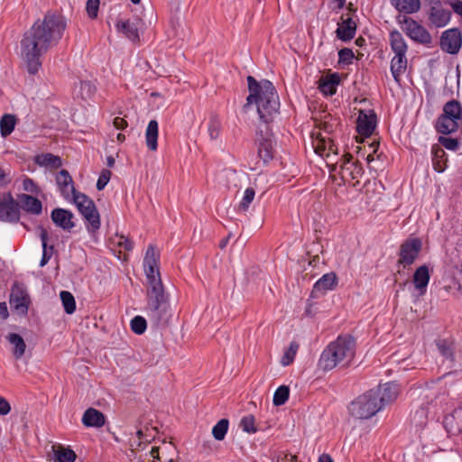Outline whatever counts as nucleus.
<instances>
[{
    "label": "nucleus",
    "instance_id": "4be33fe9",
    "mask_svg": "<svg viewBox=\"0 0 462 462\" xmlns=\"http://www.w3.org/2000/svg\"><path fill=\"white\" fill-rule=\"evenodd\" d=\"M143 433L142 429L136 430L134 435H132L129 438V452L127 453V457L130 461L133 459H137V462H143L142 460V451H143Z\"/></svg>",
    "mask_w": 462,
    "mask_h": 462
},
{
    "label": "nucleus",
    "instance_id": "58836bf2",
    "mask_svg": "<svg viewBox=\"0 0 462 462\" xmlns=\"http://www.w3.org/2000/svg\"><path fill=\"white\" fill-rule=\"evenodd\" d=\"M258 156L263 163H267L273 159V146L270 140L263 139L259 143Z\"/></svg>",
    "mask_w": 462,
    "mask_h": 462
},
{
    "label": "nucleus",
    "instance_id": "a878e982",
    "mask_svg": "<svg viewBox=\"0 0 462 462\" xmlns=\"http://www.w3.org/2000/svg\"><path fill=\"white\" fill-rule=\"evenodd\" d=\"M462 124L448 118L443 115H440L436 121L435 128L436 131L442 134H450L456 133Z\"/></svg>",
    "mask_w": 462,
    "mask_h": 462
},
{
    "label": "nucleus",
    "instance_id": "423d86ee",
    "mask_svg": "<svg viewBox=\"0 0 462 462\" xmlns=\"http://www.w3.org/2000/svg\"><path fill=\"white\" fill-rule=\"evenodd\" d=\"M77 208L88 223V230L96 232L100 228V217L94 201L86 194L79 192L72 199Z\"/></svg>",
    "mask_w": 462,
    "mask_h": 462
},
{
    "label": "nucleus",
    "instance_id": "dca6fc26",
    "mask_svg": "<svg viewBox=\"0 0 462 462\" xmlns=\"http://www.w3.org/2000/svg\"><path fill=\"white\" fill-rule=\"evenodd\" d=\"M56 183L61 196L67 199H72L79 193L74 187L72 177L67 170H61L56 176Z\"/></svg>",
    "mask_w": 462,
    "mask_h": 462
},
{
    "label": "nucleus",
    "instance_id": "864d4df0",
    "mask_svg": "<svg viewBox=\"0 0 462 462\" xmlns=\"http://www.w3.org/2000/svg\"><path fill=\"white\" fill-rule=\"evenodd\" d=\"M112 173L109 170L104 169L102 170L97 181V190H102L107 185L110 180Z\"/></svg>",
    "mask_w": 462,
    "mask_h": 462
},
{
    "label": "nucleus",
    "instance_id": "f03ea898",
    "mask_svg": "<svg viewBox=\"0 0 462 462\" xmlns=\"http://www.w3.org/2000/svg\"><path fill=\"white\" fill-rule=\"evenodd\" d=\"M160 258L159 247L150 245L146 249V310L156 327L166 325L171 316L169 295L161 278Z\"/></svg>",
    "mask_w": 462,
    "mask_h": 462
},
{
    "label": "nucleus",
    "instance_id": "1a4fd4ad",
    "mask_svg": "<svg viewBox=\"0 0 462 462\" xmlns=\"http://www.w3.org/2000/svg\"><path fill=\"white\" fill-rule=\"evenodd\" d=\"M115 27L117 32L122 33L133 43L140 42V32L143 27L142 17L134 15L127 20L119 19L116 21Z\"/></svg>",
    "mask_w": 462,
    "mask_h": 462
},
{
    "label": "nucleus",
    "instance_id": "20e7f679",
    "mask_svg": "<svg viewBox=\"0 0 462 462\" xmlns=\"http://www.w3.org/2000/svg\"><path fill=\"white\" fill-rule=\"evenodd\" d=\"M356 343L351 335L338 336L322 351L319 359V367L323 371H330L336 367H346L356 355Z\"/></svg>",
    "mask_w": 462,
    "mask_h": 462
},
{
    "label": "nucleus",
    "instance_id": "774afa93",
    "mask_svg": "<svg viewBox=\"0 0 462 462\" xmlns=\"http://www.w3.org/2000/svg\"><path fill=\"white\" fill-rule=\"evenodd\" d=\"M318 462H333V459L329 455L322 454L319 456Z\"/></svg>",
    "mask_w": 462,
    "mask_h": 462
},
{
    "label": "nucleus",
    "instance_id": "72a5a7b5",
    "mask_svg": "<svg viewBox=\"0 0 462 462\" xmlns=\"http://www.w3.org/2000/svg\"><path fill=\"white\" fill-rule=\"evenodd\" d=\"M389 42L393 51L395 54L406 53L407 44L402 33L396 30L390 32Z\"/></svg>",
    "mask_w": 462,
    "mask_h": 462
},
{
    "label": "nucleus",
    "instance_id": "f3484780",
    "mask_svg": "<svg viewBox=\"0 0 462 462\" xmlns=\"http://www.w3.org/2000/svg\"><path fill=\"white\" fill-rule=\"evenodd\" d=\"M73 217L74 215L71 211L60 208H54L51 213L53 223L63 230L69 231L75 226L72 221Z\"/></svg>",
    "mask_w": 462,
    "mask_h": 462
},
{
    "label": "nucleus",
    "instance_id": "ddd939ff",
    "mask_svg": "<svg viewBox=\"0 0 462 462\" xmlns=\"http://www.w3.org/2000/svg\"><path fill=\"white\" fill-rule=\"evenodd\" d=\"M421 249V241L419 238L406 240L400 250L399 263L404 266L413 263Z\"/></svg>",
    "mask_w": 462,
    "mask_h": 462
},
{
    "label": "nucleus",
    "instance_id": "f257e3e1",
    "mask_svg": "<svg viewBox=\"0 0 462 462\" xmlns=\"http://www.w3.org/2000/svg\"><path fill=\"white\" fill-rule=\"evenodd\" d=\"M66 29L64 18L54 13H47L24 32L21 40V57L30 74H36L42 66L41 57L57 45Z\"/></svg>",
    "mask_w": 462,
    "mask_h": 462
},
{
    "label": "nucleus",
    "instance_id": "680f3d73",
    "mask_svg": "<svg viewBox=\"0 0 462 462\" xmlns=\"http://www.w3.org/2000/svg\"><path fill=\"white\" fill-rule=\"evenodd\" d=\"M451 417L457 420L458 430L462 431V406L456 409Z\"/></svg>",
    "mask_w": 462,
    "mask_h": 462
},
{
    "label": "nucleus",
    "instance_id": "5701e85b",
    "mask_svg": "<svg viewBox=\"0 0 462 462\" xmlns=\"http://www.w3.org/2000/svg\"><path fill=\"white\" fill-rule=\"evenodd\" d=\"M339 83L340 76L338 73L335 72L320 79L319 89L325 96H333L336 94Z\"/></svg>",
    "mask_w": 462,
    "mask_h": 462
},
{
    "label": "nucleus",
    "instance_id": "052dcab7",
    "mask_svg": "<svg viewBox=\"0 0 462 462\" xmlns=\"http://www.w3.org/2000/svg\"><path fill=\"white\" fill-rule=\"evenodd\" d=\"M448 4L452 10L458 15L462 16V1L461 0H448Z\"/></svg>",
    "mask_w": 462,
    "mask_h": 462
},
{
    "label": "nucleus",
    "instance_id": "13d9d810",
    "mask_svg": "<svg viewBox=\"0 0 462 462\" xmlns=\"http://www.w3.org/2000/svg\"><path fill=\"white\" fill-rule=\"evenodd\" d=\"M146 462H162L159 457V448L155 445L151 447L149 455L146 454Z\"/></svg>",
    "mask_w": 462,
    "mask_h": 462
},
{
    "label": "nucleus",
    "instance_id": "6e6d98bb",
    "mask_svg": "<svg viewBox=\"0 0 462 462\" xmlns=\"http://www.w3.org/2000/svg\"><path fill=\"white\" fill-rule=\"evenodd\" d=\"M80 91L84 98L90 97L96 91L95 86L90 81L80 82Z\"/></svg>",
    "mask_w": 462,
    "mask_h": 462
},
{
    "label": "nucleus",
    "instance_id": "ea45409f",
    "mask_svg": "<svg viewBox=\"0 0 462 462\" xmlns=\"http://www.w3.org/2000/svg\"><path fill=\"white\" fill-rule=\"evenodd\" d=\"M60 297L65 312L67 314H73L76 310V301L72 293L68 291H61Z\"/></svg>",
    "mask_w": 462,
    "mask_h": 462
},
{
    "label": "nucleus",
    "instance_id": "c85d7f7f",
    "mask_svg": "<svg viewBox=\"0 0 462 462\" xmlns=\"http://www.w3.org/2000/svg\"><path fill=\"white\" fill-rule=\"evenodd\" d=\"M406 68V53L395 54L391 60V73L396 82L400 81V78L405 71Z\"/></svg>",
    "mask_w": 462,
    "mask_h": 462
},
{
    "label": "nucleus",
    "instance_id": "79ce46f5",
    "mask_svg": "<svg viewBox=\"0 0 462 462\" xmlns=\"http://www.w3.org/2000/svg\"><path fill=\"white\" fill-rule=\"evenodd\" d=\"M290 389L287 385L279 386L273 394V403L274 406L283 405L289 399Z\"/></svg>",
    "mask_w": 462,
    "mask_h": 462
},
{
    "label": "nucleus",
    "instance_id": "7ed1b4c3",
    "mask_svg": "<svg viewBox=\"0 0 462 462\" xmlns=\"http://www.w3.org/2000/svg\"><path fill=\"white\" fill-rule=\"evenodd\" d=\"M249 95L244 109L250 106H256L257 113L261 121L268 123L273 115L280 109V99L273 84L267 79L257 81L253 76L247 77Z\"/></svg>",
    "mask_w": 462,
    "mask_h": 462
},
{
    "label": "nucleus",
    "instance_id": "49530a36",
    "mask_svg": "<svg viewBox=\"0 0 462 462\" xmlns=\"http://www.w3.org/2000/svg\"><path fill=\"white\" fill-rule=\"evenodd\" d=\"M254 417L252 415L245 416L240 420L241 429L247 433H255L257 429L254 426Z\"/></svg>",
    "mask_w": 462,
    "mask_h": 462
},
{
    "label": "nucleus",
    "instance_id": "f8f14e48",
    "mask_svg": "<svg viewBox=\"0 0 462 462\" xmlns=\"http://www.w3.org/2000/svg\"><path fill=\"white\" fill-rule=\"evenodd\" d=\"M462 44V38L458 29L452 28L442 32L440 48L449 54H457Z\"/></svg>",
    "mask_w": 462,
    "mask_h": 462
},
{
    "label": "nucleus",
    "instance_id": "4c0bfd02",
    "mask_svg": "<svg viewBox=\"0 0 462 462\" xmlns=\"http://www.w3.org/2000/svg\"><path fill=\"white\" fill-rule=\"evenodd\" d=\"M54 459L58 462H74L76 460L75 452L62 446H59L56 448L53 447Z\"/></svg>",
    "mask_w": 462,
    "mask_h": 462
},
{
    "label": "nucleus",
    "instance_id": "a18cd8bd",
    "mask_svg": "<svg viewBox=\"0 0 462 462\" xmlns=\"http://www.w3.org/2000/svg\"><path fill=\"white\" fill-rule=\"evenodd\" d=\"M299 348V345L295 342H291L288 350L284 353L282 357V365L286 366L289 365L294 359L297 350Z\"/></svg>",
    "mask_w": 462,
    "mask_h": 462
},
{
    "label": "nucleus",
    "instance_id": "c756f323",
    "mask_svg": "<svg viewBox=\"0 0 462 462\" xmlns=\"http://www.w3.org/2000/svg\"><path fill=\"white\" fill-rule=\"evenodd\" d=\"M39 231H40L39 236L41 238L42 245V256L40 261V266L43 267L48 263V262L51 258L53 250H54V246L48 245V239H49L48 231L42 226H39Z\"/></svg>",
    "mask_w": 462,
    "mask_h": 462
},
{
    "label": "nucleus",
    "instance_id": "412c9836",
    "mask_svg": "<svg viewBox=\"0 0 462 462\" xmlns=\"http://www.w3.org/2000/svg\"><path fill=\"white\" fill-rule=\"evenodd\" d=\"M17 202L19 204V208H23L26 212L39 215L42 210V204L40 199L22 193L17 196Z\"/></svg>",
    "mask_w": 462,
    "mask_h": 462
},
{
    "label": "nucleus",
    "instance_id": "39448f33",
    "mask_svg": "<svg viewBox=\"0 0 462 462\" xmlns=\"http://www.w3.org/2000/svg\"><path fill=\"white\" fill-rule=\"evenodd\" d=\"M378 394L372 390L355 399L348 406L349 413L357 420H367L375 415L382 408Z\"/></svg>",
    "mask_w": 462,
    "mask_h": 462
},
{
    "label": "nucleus",
    "instance_id": "a211bd4d",
    "mask_svg": "<svg viewBox=\"0 0 462 462\" xmlns=\"http://www.w3.org/2000/svg\"><path fill=\"white\" fill-rule=\"evenodd\" d=\"M374 394L379 396V404L383 408L386 403L396 399L399 393L398 385L394 383H386L376 389H372Z\"/></svg>",
    "mask_w": 462,
    "mask_h": 462
},
{
    "label": "nucleus",
    "instance_id": "b1692460",
    "mask_svg": "<svg viewBox=\"0 0 462 462\" xmlns=\"http://www.w3.org/2000/svg\"><path fill=\"white\" fill-rule=\"evenodd\" d=\"M430 279L429 268L427 265L420 266L413 274V284L420 295L425 294Z\"/></svg>",
    "mask_w": 462,
    "mask_h": 462
},
{
    "label": "nucleus",
    "instance_id": "473e14b6",
    "mask_svg": "<svg viewBox=\"0 0 462 462\" xmlns=\"http://www.w3.org/2000/svg\"><path fill=\"white\" fill-rule=\"evenodd\" d=\"M158 135L159 127L156 120H151L146 126V146L152 150L156 151L158 147Z\"/></svg>",
    "mask_w": 462,
    "mask_h": 462
},
{
    "label": "nucleus",
    "instance_id": "9b49d317",
    "mask_svg": "<svg viewBox=\"0 0 462 462\" xmlns=\"http://www.w3.org/2000/svg\"><path fill=\"white\" fill-rule=\"evenodd\" d=\"M20 220V209L17 200L10 192L0 196V221L17 223Z\"/></svg>",
    "mask_w": 462,
    "mask_h": 462
},
{
    "label": "nucleus",
    "instance_id": "5fc2aeb1",
    "mask_svg": "<svg viewBox=\"0 0 462 462\" xmlns=\"http://www.w3.org/2000/svg\"><path fill=\"white\" fill-rule=\"evenodd\" d=\"M439 143L448 150L456 151L458 148V141L456 138L444 137L439 138Z\"/></svg>",
    "mask_w": 462,
    "mask_h": 462
},
{
    "label": "nucleus",
    "instance_id": "6e6552de",
    "mask_svg": "<svg viewBox=\"0 0 462 462\" xmlns=\"http://www.w3.org/2000/svg\"><path fill=\"white\" fill-rule=\"evenodd\" d=\"M11 308L19 315L25 316L31 304V298L24 284L15 282L11 289L10 299Z\"/></svg>",
    "mask_w": 462,
    "mask_h": 462
},
{
    "label": "nucleus",
    "instance_id": "e2e57ef3",
    "mask_svg": "<svg viewBox=\"0 0 462 462\" xmlns=\"http://www.w3.org/2000/svg\"><path fill=\"white\" fill-rule=\"evenodd\" d=\"M113 125L116 129H125L128 123L125 117L116 116L113 120Z\"/></svg>",
    "mask_w": 462,
    "mask_h": 462
},
{
    "label": "nucleus",
    "instance_id": "c03bdc74",
    "mask_svg": "<svg viewBox=\"0 0 462 462\" xmlns=\"http://www.w3.org/2000/svg\"><path fill=\"white\" fill-rule=\"evenodd\" d=\"M165 99L164 97L157 92L151 93L148 100V105L150 106V110H157L164 106Z\"/></svg>",
    "mask_w": 462,
    "mask_h": 462
},
{
    "label": "nucleus",
    "instance_id": "de8ad7c7",
    "mask_svg": "<svg viewBox=\"0 0 462 462\" xmlns=\"http://www.w3.org/2000/svg\"><path fill=\"white\" fill-rule=\"evenodd\" d=\"M221 132V124L217 117L210 119L208 124V134L212 140H216L219 137Z\"/></svg>",
    "mask_w": 462,
    "mask_h": 462
},
{
    "label": "nucleus",
    "instance_id": "2eb2a0df",
    "mask_svg": "<svg viewBox=\"0 0 462 462\" xmlns=\"http://www.w3.org/2000/svg\"><path fill=\"white\" fill-rule=\"evenodd\" d=\"M376 125V116L373 110H360L356 120V130L364 136H370Z\"/></svg>",
    "mask_w": 462,
    "mask_h": 462
},
{
    "label": "nucleus",
    "instance_id": "37998d69",
    "mask_svg": "<svg viewBox=\"0 0 462 462\" xmlns=\"http://www.w3.org/2000/svg\"><path fill=\"white\" fill-rule=\"evenodd\" d=\"M255 196V191L253 188H246L243 198L238 205V210L242 212H246L250 207V204L254 201Z\"/></svg>",
    "mask_w": 462,
    "mask_h": 462
},
{
    "label": "nucleus",
    "instance_id": "4468645a",
    "mask_svg": "<svg viewBox=\"0 0 462 462\" xmlns=\"http://www.w3.org/2000/svg\"><path fill=\"white\" fill-rule=\"evenodd\" d=\"M341 179L344 181L355 180L362 176L363 168L358 162L353 161L351 154H346L340 164Z\"/></svg>",
    "mask_w": 462,
    "mask_h": 462
},
{
    "label": "nucleus",
    "instance_id": "9d476101",
    "mask_svg": "<svg viewBox=\"0 0 462 462\" xmlns=\"http://www.w3.org/2000/svg\"><path fill=\"white\" fill-rule=\"evenodd\" d=\"M402 24V30L412 41L424 45H430L431 43L432 37L430 33L417 21L405 16Z\"/></svg>",
    "mask_w": 462,
    "mask_h": 462
},
{
    "label": "nucleus",
    "instance_id": "2f4dec72",
    "mask_svg": "<svg viewBox=\"0 0 462 462\" xmlns=\"http://www.w3.org/2000/svg\"><path fill=\"white\" fill-rule=\"evenodd\" d=\"M5 338L14 346V356L16 359H20L24 355L26 349V344L23 338L16 333H9Z\"/></svg>",
    "mask_w": 462,
    "mask_h": 462
},
{
    "label": "nucleus",
    "instance_id": "338daca9",
    "mask_svg": "<svg viewBox=\"0 0 462 462\" xmlns=\"http://www.w3.org/2000/svg\"><path fill=\"white\" fill-rule=\"evenodd\" d=\"M225 175L228 180H236L237 179V172L235 170L227 169L225 171Z\"/></svg>",
    "mask_w": 462,
    "mask_h": 462
},
{
    "label": "nucleus",
    "instance_id": "bb28decb",
    "mask_svg": "<svg viewBox=\"0 0 462 462\" xmlns=\"http://www.w3.org/2000/svg\"><path fill=\"white\" fill-rule=\"evenodd\" d=\"M104 414L97 409L88 408L83 414L82 423L86 427L100 428L105 424Z\"/></svg>",
    "mask_w": 462,
    "mask_h": 462
},
{
    "label": "nucleus",
    "instance_id": "6ab92c4d",
    "mask_svg": "<svg viewBox=\"0 0 462 462\" xmlns=\"http://www.w3.org/2000/svg\"><path fill=\"white\" fill-rule=\"evenodd\" d=\"M337 284V278L335 273H328L322 275L315 283L311 294L318 296L332 291Z\"/></svg>",
    "mask_w": 462,
    "mask_h": 462
},
{
    "label": "nucleus",
    "instance_id": "a19ab883",
    "mask_svg": "<svg viewBox=\"0 0 462 462\" xmlns=\"http://www.w3.org/2000/svg\"><path fill=\"white\" fill-rule=\"evenodd\" d=\"M229 421L227 419H221L212 428V435L217 440H223L227 433Z\"/></svg>",
    "mask_w": 462,
    "mask_h": 462
},
{
    "label": "nucleus",
    "instance_id": "09e8293b",
    "mask_svg": "<svg viewBox=\"0 0 462 462\" xmlns=\"http://www.w3.org/2000/svg\"><path fill=\"white\" fill-rule=\"evenodd\" d=\"M355 58L354 52L351 49L344 48L338 51V62L349 65L353 62Z\"/></svg>",
    "mask_w": 462,
    "mask_h": 462
},
{
    "label": "nucleus",
    "instance_id": "cd10ccee",
    "mask_svg": "<svg viewBox=\"0 0 462 462\" xmlns=\"http://www.w3.org/2000/svg\"><path fill=\"white\" fill-rule=\"evenodd\" d=\"M391 5L400 13L411 14L420 9V0H390Z\"/></svg>",
    "mask_w": 462,
    "mask_h": 462
},
{
    "label": "nucleus",
    "instance_id": "bf43d9fd",
    "mask_svg": "<svg viewBox=\"0 0 462 462\" xmlns=\"http://www.w3.org/2000/svg\"><path fill=\"white\" fill-rule=\"evenodd\" d=\"M11 411V405L8 401L0 396V416L7 415Z\"/></svg>",
    "mask_w": 462,
    "mask_h": 462
},
{
    "label": "nucleus",
    "instance_id": "f704fd0d",
    "mask_svg": "<svg viewBox=\"0 0 462 462\" xmlns=\"http://www.w3.org/2000/svg\"><path fill=\"white\" fill-rule=\"evenodd\" d=\"M16 125V117L12 114H5L0 119V134L5 138L14 130Z\"/></svg>",
    "mask_w": 462,
    "mask_h": 462
},
{
    "label": "nucleus",
    "instance_id": "393cba45",
    "mask_svg": "<svg viewBox=\"0 0 462 462\" xmlns=\"http://www.w3.org/2000/svg\"><path fill=\"white\" fill-rule=\"evenodd\" d=\"M356 24L355 21L348 17L342 21L341 23L338 24V27L336 31L337 36L343 42H347L352 40L356 35Z\"/></svg>",
    "mask_w": 462,
    "mask_h": 462
},
{
    "label": "nucleus",
    "instance_id": "0e129e2a",
    "mask_svg": "<svg viewBox=\"0 0 462 462\" xmlns=\"http://www.w3.org/2000/svg\"><path fill=\"white\" fill-rule=\"evenodd\" d=\"M9 316L7 305L5 302H0V318L6 319Z\"/></svg>",
    "mask_w": 462,
    "mask_h": 462
},
{
    "label": "nucleus",
    "instance_id": "c9c22d12",
    "mask_svg": "<svg viewBox=\"0 0 462 462\" xmlns=\"http://www.w3.org/2000/svg\"><path fill=\"white\" fill-rule=\"evenodd\" d=\"M35 162L40 166L50 167L51 169H58L62 165L61 159L51 153L38 155Z\"/></svg>",
    "mask_w": 462,
    "mask_h": 462
},
{
    "label": "nucleus",
    "instance_id": "8fccbe9b",
    "mask_svg": "<svg viewBox=\"0 0 462 462\" xmlns=\"http://www.w3.org/2000/svg\"><path fill=\"white\" fill-rule=\"evenodd\" d=\"M131 329L138 335L144 333V318L142 316H135L130 323Z\"/></svg>",
    "mask_w": 462,
    "mask_h": 462
},
{
    "label": "nucleus",
    "instance_id": "603ef678",
    "mask_svg": "<svg viewBox=\"0 0 462 462\" xmlns=\"http://www.w3.org/2000/svg\"><path fill=\"white\" fill-rule=\"evenodd\" d=\"M417 427H423L427 422V411L425 408L417 410L412 418Z\"/></svg>",
    "mask_w": 462,
    "mask_h": 462
},
{
    "label": "nucleus",
    "instance_id": "e433bc0d",
    "mask_svg": "<svg viewBox=\"0 0 462 462\" xmlns=\"http://www.w3.org/2000/svg\"><path fill=\"white\" fill-rule=\"evenodd\" d=\"M432 163L436 171L443 172L447 168L446 152L442 148H434L432 150Z\"/></svg>",
    "mask_w": 462,
    "mask_h": 462
},
{
    "label": "nucleus",
    "instance_id": "0eeeda50",
    "mask_svg": "<svg viewBox=\"0 0 462 462\" xmlns=\"http://www.w3.org/2000/svg\"><path fill=\"white\" fill-rule=\"evenodd\" d=\"M428 6V18L436 28L447 26L451 19V11L444 6L440 0H424Z\"/></svg>",
    "mask_w": 462,
    "mask_h": 462
},
{
    "label": "nucleus",
    "instance_id": "3c124183",
    "mask_svg": "<svg viewBox=\"0 0 462 462\" xmlns=\"http://www.w3.org/2000/svg\"><path fill=\"white\" fill-rule=\"evenodd\" d=\"M100 1L99 0H88L86 4V11L90 19L97 17Z\"/></svg>",
    "mask_w": 462,
    "mask_h": 462
},
{
    "label": "nucleus",
    "instance_id": "aec40b11",
    "mask_svg": "<svg viewBox=\"0 0 462 462\" xmlns=\"http://www.w3.org/2000/svg\"><path fill=\"white\" fill-rule=\"evenodd\" d=\"M437 348L442 356V363L447 365V368L455 367V345L445 339H439L436 342Z\"/></svg>",
    "mask_w": 462,
    "mask_h": 462
},
{
    "label": "nucleus",
    "instance_id": "7c9ffc66",
    "mask_svg": "<svg viewBox=\"0 0 462 462\" xmlns=\"http://www.w3.org/2000/svg\"><path fill=\"white\" fill-rule=\"evenodd\" d=\"M443 116L462 124V106L457 100H449L443 106Z\"/></svg>",
    "mask_w": 462,
    "mask_h": 462
},
{
    "label": "nucleus",
    "instance_id": "4d7b16f0",
    "mask_svg": "<svg viewBox=\"0 0 462 462\" xmlns=\"http://www.w3.org/2000/svg\"><path fill=\"white\" fill-rule=\"evenodd\" d=\"M23 188L25 191L38 194L39 189L34 180L31 178L26 177L23 181Z\"/></svg>",
    "mask_w": 462,
    "mask_h": 462
},
{
    "label": "nucleus",
    "instance_id": "69168bd1",
    "mask_svg": "<svg viewBox=\"0 0 462 462\" xmlns=\"http://www.w3.org/2000/svg\"><path fill=\"white\" fill-rule=\"evenodd\" d=\"M158 432L157 430V428L156 427H152L151 429L148 428L146 426V435H145V438H146V443L149 441L148 438H152V439H154L155 438V434Z\"/></svg>",
    "mask_w": 462,
    "mask_h": 462
}]
</instances>
